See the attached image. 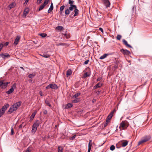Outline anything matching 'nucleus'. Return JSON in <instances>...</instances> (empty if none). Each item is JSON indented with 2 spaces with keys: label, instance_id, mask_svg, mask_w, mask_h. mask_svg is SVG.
I'll return each mask as SVG.
<instances>
[{
  "label": "nucleus",
  "instance_id": "774afa93",
  "mask_svg": "<svg viewBox=\"0 0 152 152\" xmlns=\"http://www.w3.org/2000/svg\"><path fill=\"white\" fill-rule=\"evenodd\" d=\"M91 151V149H88V151L87 152H90Z\"/></svg>",
  "mask_w": 152,
  "mask_h": 152
},
{
  "label": "nucleus",
  "instance_id": "423d86ee",
  "mask_svg": "<svg viewBox=\"0 0 152 152\" xmlns=\"http://www.w3.org/2000/svg\"><path fill=\"white\" fill-rule=\"evenodd\" d=\"M50 88L56 89L58 88V87L57 85L55 84H50L47 86L46 87V89H49Z\"/></svg>",
  "mask_w": 152,
  "mask_h": 152
},
{
  "label": "nucleus",
  "instance_id": "7c9ffc66",
  "mask_svg": "<svg viewBox=\"0 0 152 152\" xmlns=\"http://www.w3.org/2000/svg\"><path fill=\"white\" fill-rule=\"evenodd\" d=\"M89 74L88 72H86L85 73L84 75H83V78H85L88 77L89 76Z\"/></svg>",
  "mask_w": 152,
  "mask_h": 152
},
{
  "label": "nucleus",
  "instance_id": "c85d7f7f",
  "mask_svg": "<svg viewBox=\"0 0 152 152\" xmlns=\"http://www.w3.org/2000/svg\"><path fill=\"white\" fill-rule=\"evenodd\" d=\"M80 94V93H78L72 96V97L74 98H76L77 97H78L79 96Z\"/></svg>",
  "mask_w": 152,
  "mask_h": 152
},
{
  "label": "nucleus",
  "instance_id": "e2e57ef3",
  "mask_svg": "<svg viewBox=\"0 0 152 152\" xmlns=\"http://www.w3.org/2000/svg\"><path fill=\"white\" fill-rule=\"evenodd\" d=\"M39 94H40V95L41 96H42V93L41 92H39Z\"/></svg>",
  "mask_w": 152,
  "mask_h": 152
},
{
  "label": "nucleus",
  "instance_id": "37998d69",
  "mask_svg": "<svg viewBox=\"0 0 152 152\" xmlns=\"http://www.w3.org/2000/svg\"><path fill=\"white\" fill-rule=\"evenodd\" d=\"M48 1H45L44 2L43 4L42 5H44V7H45L48 3Z\"/></svg>",
  "mask_w": 152,
  "mask_h": 152
},
{
  "label": "nucleus",
  "instance_id": "2f4dec72",
  "mask_svg": "<svg viewBox=\"0 0 152 152\" xmlns=\"http://www.w3.org/2000/svg\"><path fill=\"white\" fill-rule=\"evenodd\" d=\"M57 46H66L67 45L66 43H60L57 44Z\"/></svg>",
  "mask_w": 152,
  "mask_h": 152
},
{
  "label": "nucleus",
  "instance_id": "4be33fe9",
  "mask_svg": "<svg viewBox=\"0 0 152 152\" xmlns=\"http://www.w3.org/2000/svg\"><path fill=\"white\" fill-rule=\"evenodd\" d=\"M15 5V4L14 2H12L9 5L8 7L10 9H12L14 7Z\"/></svg>",
  "mask_w": 152,
  "mask_h": 152
},
{
  "label": "nucleus",
  "instance_id": "20e7f679",
  "mask_svg": "<svg viewBox=\"0 0 152 152\" xmlns=\"http://www.w3.org/2000/svg\"><path fill=\"white\" fill-rule=\"evenodd\" d=\"M129 124L127 121H122L120 124V128L121 130L126 129L129 126Z\"/></svg>",
  "mask_w": 152,
  "mask_h": 152
},
{
  "label": "nucleus",
  "instance_id": "dca6fc26",
  "mask_svg": "<svg viewBox=\"0 0 152 152\" xmlns=\"http://www.w3.org/2000/svg\"><path fill=\"white\" fill-rule=\"evenodd\" d=\"M29 11V9L28 8H27L25 9L23 13V15L26 16L28 13Z\"/></svg>",
  "mask_w": 152,
  "mask_h": 152
},
{
  "label": "nucleus",
  "instance_id": "ea45409f",
  "mask_svg": "<svg viewBox=\"0 0 152 152\" xmlns=\"http://www.w3.org/2000/svg\"><path fill=\"white\" fill-rule=\"evenodd\" d=\"M45 7L44 5H41L39 7V11H40V10H42L44 7Z\"/></svg>",
  "mask_w": 152,
  "mask_h": 152
},
{
  "label": "nucleus",
  "instance_id": "412c9836",
  "mask_svg": "<svg viewBox=\"0 0 152 152\" xmlns=\"http://www.w3.org/2000/svg\"><path fill=\"white\" fill-rule=\"evenodd\" d=\"M80 101V99L78 98H76L75 99L72 100V102L73 103H77Z\"/></svg>",
  "mask_w": 152,
  "mask_h": 152
},
{
  "label": "nucleus",
  "instance_id": "5fc2aeb1",
  "mask_svg": "<svg viewBox=\"0 0 152 152\" xmlns=\"http://www.w3.org/2000/svg\"><path fill=\"white\" fill-rule=\"evenodd\" d=\"M102 79V77H98V78H97L96 81H100Z\"/></svg>",
  "mask_w": 152,
  "mask_h": 152
},
{
  "label": "nucleus",
  "instance_id": "cd10ccee",
  "mask_svg": "<svg viewBox=\"0 0 152 152\" xmlns=\"http://www.w3.org/2000/svg\"><path fill=\"white\" fill-rule=\"evenodd\" d=\"M56 29L58 30L61 31L64 29V27L62 26H58L56 27Z\"/></svg>",
  "mask_w": 152,
  "mask_h": 152
},
{
  "label": "nucleus",
  "instance_id": "393cba45",
  "mask_svg": "<svg viewBox=\"0 0 152 152\" xmlns=\"http://www.w3.org/2000/svg\"><path fill=\"white\" fill-rule=\"evenodd\" d=\"M37 129L34 127V126H32V129L31 131V132L32 133H33V134H34L36 132V131Z\"/></svg>",
  "mask_w": 152,
  "mask_h": 152
},
{
  "label": "nucleus",
  "instance_id": "4468645a",
  "mask_svg": "<svg viewBox=\"0 0 152 152\" xmlns=\"http://www.w3.org/2000/svg\"><path fill=\"white\" fill-rule=\"evenodd\" d=\"M10 83V82H4V80H3V84L2 85V88H5L7 87L8 84Z\"/></svg>",
  "mask_w": 152,
  "mask_h": 152
},
{
  "label": "nucleus",
  "instance_id": "49530a36",
  "mask_svg": "<svg viewBox=\"0 0 152 152\" xmlns=\"http://www.w3.org/2000/svg\"><path fill=\"white\" fill-rule=\"evenodd\" d=\"M16 83H14L13 84V85L12 86L11 88H12L13 89L15 88H16Z\"/></svg>",
  "mask_w": 152,
  "mask_h": 152
},
{
  "label": "nucleus",
  "instance_id": "680f3d73",
  "mask_svg": "<svg viewBox=\"0 0 152 152\" xmlns=\"http://www.w3.org/2000/svg\"><path fill=\"white\" fill-rule=\"evenodd\" d=\"M110 120H109V119L107 120L106 121V123H107V124L109 122V121Z\"/></svg>",
  "mask_w": 152,
  "mask_h": 152
},
{
  "label": "nucleus",
  "instance_id": "052dcab7",
  "mask_svg": "<svg viewBox=\"0 0 152 152\" xmlns=\"http://www.w3.org/2000/svg\"><path fill=\"white\" fill-rule=\"evenodd\" d=\"M22 127V124H20V125L19 126V129H20Z\"/></svg>",
  "mask_w": 152,
  "mask_h": 152
},
{
  "label": "nucleus",
  "instance_id": "39448f33",
  "mask_svg": "<svg viewBox=\"0 0 152 152\" xmlns=\"http://www.w3.org/2000/svg\"><path fill=\"white\" fill-rule=\"evenodd\" d=\"M128 141L126 140L120 141L118 143V145H121L123 147L126 146L128 144Z\"/></svg>",
  "mask_w": 152,
  "mask_h": 152
},
{
  "label": "nucleus",
  "instance_id": "0e129e2a",
  "mask_svg": "<svg viewBox=\"0 0 152 152\" xmlns=\"http://www.w3.org/2000/svg\"><path fill=\"white\" fill-rule=\"evenodd\" d=\"M107 124V123H106L105 124H104V127H105V126H106Z\"/></svg>",
  "mask_w": 152,
  "mask_h": 152
},
{
  "label": "nucleus",
  "instance_id": "a211bd4d",
  "mask_svg": "<svg viewBox=\"0 0 152 152\" xmlns=\"http://www.w3.org/2000/svg\"><path fill=\"white\" fill-rule=\"evenodd\" d=\"M36 113L37 112L36 111L34 112L33 113H32V115H31V116L30 118V121H32L33 120V119L34 118Z\"/></svg>",
  "mask_w": 152,
  "mask_h": 152
},
{
  "label": "nucleus",
  "instance_id": "c03bdc74",
  "mask_svg": "<svg viewBox=\"0 0 152 152\" xmlns=\"http://www.w3.org/2000/svg\"><path fill=\"white\" fill-rule=\"evenodd\" d=\"M31 150L30 149V147H28L26 150L25 152H31Z\"/></svg>",
  "mask_w": 152,
  "mask_h": 152
},
{
  "label": "nucleus",
  "instance_id": "9d476101",
  "mask_svg": "<svg viewBox=\"0 0 152 152\" xmlns=\"http://www.w3.org/2000/svg\"><path fill=\"white\" fill-rule=\"evenodd\" d=\"M0 56L4 59L6 58H9L10 57V55L7 53H5V54L2 53L0 54Z\"/></svg>",
  "mask_w": 152,
  "mask_h": 152
},
{
  "label": "nucleus",
  "instance_id": "4c0bfd02",
  "mask_svg": "<svg viewBox=\"0 0 152 152\" xmlns=\"http://www.w3.org/2000/svg\"><path fill=\"white\" fill-rule=\"evenodd\" d=\"M115 149V146L113 145H112L110 148V149L112 151H113Z\"/></svg>",
  "mask_w": 152,
  "mask_h": 152
},
{
  "label": "nucleus",
  "instance_id": "473e14b6",
  "mask_svg": "<svg viewBox=\"0 0 152 152\" xmlns=\"http://www.w3.org/2000/svg\"><path fill=\"white\" fill-rule=\"evenodd\" d=\"M64 36L66 37V39H68L70 37V35L69 34L65 33L64 34Z\"/></svg>",
  "mask_w": 152,
  "mask_h": 152
},
{
  "label": "nucleus",
  "instance_id": "a19ab883",
  "mask_svg": "<svg viewBox=\"0 0 152 152\" xmlns=\"http://www.w3.org/2000/svg\"><path fill=\"white\" fill-rule=\"evenodd\" d=\"M115 111V110H114L113 111L111 112L110 114L109 115L110 116H111V117H112L113 115V113Z\"/></svg>",
  "mask_w": 152,
  "mask_h": 152
},
{
  "label": "nucleus",
  "instance_id": "58836bf2",
  "mask_svg": "<svg viewBox=\"0 0 152 152\" xmlns=\"http://www.w3.org/2000/svg\"><path fill=\"white\" fill-rule=\"evenodd\" d=\"M76 134L74 135H73L72 137H70L69 139L70 140H74L75 138V137H76Z\"/></svg>",
  "mask_w": 152,
  "mask_h": 152
},
{
  "label": "nucleus",
  "instance_id": "e433bc0d",
  "mask_svg": "<svg viewBox=\"0 0 152 152\" xmlns=\"http://www.w3.org/2000/svg\"><path fill=\"white\" fill-rule=\"evenodd\" d=\"M121 37L122 36L121 35H118L116 37V39L117 40H120L121 39Z\"/></svg>",
  "mask_w": 152,
  "mask_h": 152
},
{
  "label": "nucleus",
  "instance_id": "a18cd8bd",
  "mask_svg": "<svg viewBox=\"0 0 152 152\" xmlns=\"http://www.w3.org/2000/svg\"><path fill=\"white\" fill-rule=\"evenodd\" d=\"M3 80H1L0 81V87H1V88L3 84Z\"/></svg>",
  "mask_w": 152,
  "mask_h": 152
},
{
  "label": "nucleus",
  "instance_id": "1a4fd4ad",
  "mask_svg": "<svg viewBox=\"0 0 152 152\" xmlns=\"http://www.w3.org/2000/svg\"><path fill=\"white\" fill-rule=\"evenodd\" d=\"M121 52L124 54L126 55H129L130 54V52L129 51L123 49L121 50Z\"/></svg>",
  "mask_w": 152,
  "mask_h": 152
},
{
  "label": "nucleus",
  "instance_id": "69168bd1",
  "mask_svg": "<svg viewBox=\"0 0 152 152\" xmlns=\"http://www.w3.org/2000/svg\"><path fill=\"white\" fill-rule=\"evenodd\" d=\"M91 142H92V140H90L89 143L91 144Z\"/></svg>",
  "mask_w": 152,
  "mask_h": 152
},
{
  "label": "nucleus",
  "instance_id": "c9c22d12",
  "mask_svg": "<svg viewBox=\"0 0 152 152\" xmlns=\"http://www.w3.org/2000/svg\"><path fill=\"white\" fill-rule=\"evenodd\" d=\"M35 76V75L34 74H30L28 75V77L30 78H32Z\"/></svg>",
  "mask_w": 152,
  "mask_h": 152
},
{
  "label": "nucleus",
  "instance_id": "79ce46f5",
  "mask_svg": "<svg viewBox=\"0 0 152 152\" xmlns=\"http://www.w3.org/2000/svg\"><path fill=\"white\" fill-rule=\"evenodd\" d=\"M115 111V110H114L113 111L111 112L110 114L109 115L110 116H111V117H112L113 115V113Z\"/></svg>",
  "mask_w": 152,
  "mask_h": 152
},
{
  "label": "nucleus",
  "instance_id": "0eeeda50",
  "mask_svg": "<svg viewBox=\"0 0 152 152\" xmlns=\"http://www.w3.org/2000/svg\"><path fill=\"white\" fill-rule=\"evenodd\" d=\"M9 107V105L8 104H7L3 106L1 108L0 110V113L1 114H4L7 108L8 107Z\"/></svg>",
  "mask_w": 152,
  "mask_h": 152
},
{
  "label": "nucleus",
  "instance_id": "ddd939ff",
  "mask_svg": "<svg viewBox=\"0 0 152 152\" xmlns=\"http://www.w3.org/2000/svg\"><path fill=\"white\" fill-rule=\"evenodd\" d=\"M122 42L125 45L126 47L129 48H132V47L129 44H128L127 42L125 39L122 40Z\"/></svg>",
  "mask_w": 152,
  "mask_h": 152
},
{
  "label": "nucleus",
  "instance_id": "9b49d317",
  "mask_svg": "<svg viewBox=\"0 0 152 152\" xmlns=\"http://www.w3.org/2000/svg\"><path fill=\"white\" fill-rule=\"evenodd\" d=\"M20 39V37L19 36H17L16 39L15 40L14 42V44L15 45H16L19 42V41Z\"/></svg>",
  "mask_w": 152,
  "mask_h": 152
},
{
  "label": "nucleus",
  "instance_id": "6e6552de",
  "mask_svg": "<svg viewBox=\"0 0 152 152\" xmlns=\"http://www.w3.org/2000/svg\"><path fill=\"white\" fill-rule=\"evenodd\" d=\"M103 4L106 6V8L110 7V3L108 0H105L103 2Z\"/></svg>",
  "mask_w": 152,
  "mask_h": 152
},
{
  "label": "nucleus",
  "instance_id": "a878e982",
  "mask_svg": "<svg viewBox=\"0 0 152 152\" xmlns=\"http://www.w3.org/2000/svg\"><path fill=\"white\" fill-rule=\"evenodd\" d=\"M63 148L61 146H58V152H63Z\"/></svg>",
  "mask_w": 152,
  "mask_h": 152
},
{
  "label": "nucleus",
  "instance_id": "4d7b16f0",
  "mask_svg": "<svg viewBox=\"0 0 152 152\" xmlns=\"http://www.w3.org/2000/svg\"><path fill=\"white\" fill-rule=\"evenodd\" d=\"M42 0H37V4H39L40 3H41Z\"/></svg>",
  "mask_w": 152,
  "mask_h": 152
},
{
  "label": "nucleus",
  "instance_id": "f704fd0d",
  "mask_svg": "<svg viewBox=\"0 0 152 152\" xmlns=\"http://www.w3.org/2000/svg\"><path fill=\"white\" fill-rule=\"evenodd\" d=\"M67 106L68 108H70L72 107L73 105L71 103H69L67 104Z\"/></svg>",
  "mask_w": 152,
  "mask_h": 152
},
{
  "label": "nucleus",
  "instance_id": "f3484780",
  "mask_svg": "<svg viewBox=\"0 0 152 152\" xmlns=\"http://www.w3.org/2000/svg\"><path fill=\"white\" fill-rule=\"evenodd\" d=\"M53 6L52 3L51 4L50 7L48 10V13H50L53 10Z\"/></svg>",
  "mask_w": 152,
  "mask_h": 152
},
{
  "label": "nucleus",
  "instance_id": "3c124183",
  "mask_svg": "<svg viewBox=\"0 0 152 152\" xmlns=\"http://www.w3.org/2000/svg\"><path fill=\"white\" fill-rule=\"evenodd\" d=\"M9 44V42H6L4 44H3V46H7Z\"/></svg>",
  "mask_w": 152,
  "mask_h": 152
},
{
  "label": "nucleus",
  "instance_id": "09e8293b",
  "mask_svg": "<svg viewBox=\"0 0 152 152\" xmlns=\"http://www.w3.org/2000/svg\"><path fill=\"white\" fill-rule=\"evenodd\" d=\"M92 146V144H91L88 143V149H91Z\"/></svg>",
  "mask_w": 152,
  "mask_h": 152
},
{
  "label": "nucleus",
  "instance_id": "b1692460",
  "mask_svg": "<svg viewBox=\"0 0 152 152\" xmlns=\"http://www.w3.org/2000/svg\"><path fill=\"white\" fill-rule=\"evenodd\" d=\"M108 55V54H103L102 56H100L99 58L100 59H103L105 58Z\"/></svg>",
  "mask_w": 152,
  "mask_h": 152
},
{
  "label": "nucleus",
  "instance_id": "72a5a7b5",
  "mask_svg": "<svg viewBox=\"0 0 152 152\" xmlns=\"http://www.w3.org/2000/svg\"><path fill=\"white\" fill-rule=\"evenodd\" d=\"M39 35L42 37H45L47 36V34L45 33H41L39 34Z\"/></svg>",
  "mask_w": 152,
  "mask_h": 152
},
{
  "label": "nucleus",
  "instance_id": "338daca9",
  "mask_svg": "<svg viewBox=\"0 0 152 152\" xmlns=\"http://www.w3.org/2000/svg\"><path fill=\"white\" fill-rule=\"evenodd\" d=\"M118 144H117L116 145V147H117V148H120V147H118Z\"/></svg>",
  "mask_w": 152,
  "mask_h": 152
},
{
  "label": "nucleus",
  "instance_id": "f03ea898",
  "mask_svg": "<svg viewBox=\"0 0 152 152\" xmlns=\"http://www.w3.org/2000/svg\"><path fill=\"white\" fill-rule=\"evenodd\" d=\"M21 102H18L14 104L9 109L8 111V113L11 114L13 112L16 110L21 105Z\"/></svg>",
  "mask_w": 152,
  "mask_h": 152
},
{
  "label": "nucleus",
  "instance_id": "13d9d810",
  "mask_svg": "<svg viewBox=\"0 0 152 152\" xmlns=\"http://www.w3.org/2000/svg\"><path fill=\"white\" fill-rule=\"evenodd\" d=\"M29 0H25V2L24 3V4H27L28 2V1Z\"/></svg>",
  "mask_w": 152,
  "mask_h": 152
},
{
  "label": "nucleus",
  "instance_id": "f257e3e1",
  "mask_svg": "<svg viewBox=\"0 0 152 152\" xmlns=\"http://www.w3.org/2000/svg\"><path fill=\"white\" fill-rule=\"evenodd\" d=\"M75 2L74 1L69 0L67 5H69V7L65 10V14L67 15L70 14L69 17L72 18L78 16L79 12L77 6L74 4Z\"/></svg>",
  "mask_w": 152,
  "mask_h": 152
},
{
  "label": "nucleus",
  "instance_id": "6e6d98bb",
  "mask_svg": "<svg viewBox=\"0 0 152 152\" xmlns=\"http://www.w3.org/2000/svg\"><path fill=\"white\" fill-rule=\"evenodd\" d=\"M99 30L100 31L102 32V33H103V29L101 28H99Z\"/></svg>",
  "mask_w": 152,
  "mask_h": 152
},
{
  "label": "nucleus",
  "instance_id": "bb28decb",
  "mask_svg": "<svg viewBox=\"0 0 152 152\" xmlns=\"http://www.w3.org/2000/svg\"><path fill=\"white\" fill-rule=\"evenodd\" d=\"M45 102L47 105L49 106L50 107H51V105L50 104V102L47 99H46L45 100Z\"/></svg>",
  "mask_w": 152,
  "mask_h": 152
},
{
  "label": "nucleus",
  "instance_id": "bf43d9fd",
  "mask_svg": "<svg viewBox=\"0 0 152 152\" xmlns=\"http://www.w3.org/2000/svg\"><path fill=\"white\" fill-rule=\"evenodd\" d=\"M43 113L44 114H47V110H45V111H44V112H43Z\"/></svg>",
  "mask_w": 152,
  "mask_h": 152
},
{
  "label": "nucleus",
  "instance_id": "7ed1b4c3",
  "mask_svg": "<svg viewBox=\"0 0 152 152\" xmlns=\"http://www.w3.org/2000/svg\"><path fill=\"white\" fill-rule=\"evenodd\" d=\"M151 138V137L150 135L145 136L142 137L141 140L139 142L138 145H140L142 143L145 142L150 140Z\"/></svg>",
  "mask_w": 152,
  "mask_h": 152
},
{
  "label": "nucleus",
  "instance_id": "f8f14e48",
  "mask_svg": "<svg viewBox=\"0 0 152 152\" xmlns=\"http://www.w3.org/2000/svg\"><path fill=\"white\" fill-rule=\"evenodd\" d=\"M102 86V83L99 82L97 83L96 85L94 87V89H96V88H100Z\"/></svg>",
  "mask_w": 152,
  "mask_h": 152
},
{
  "label": "nucleus",
  "instance_id": "6ab92c4d",
  "mask_svg": "<svg viewBox=\"0 0 152 152\" xmlns=\"http://www.w3.org/2000/svg\"><path fill=\"white\" fill-rule=\"evenodd\" d=\"M14 89L12 88H11L8 91L6 92V93L8 94H10L13 92Z\"/></svg>",
  "mask_w": 152,
  "mask_h": 152
},
{
  "label": "nucleus",
  "instance_id": "de8ad7c7",
  "mask_svg": "<svg viewBox=\"0 0 152 152\" xmlns=\"http://www.w3.org/2000/svg\"><path fill=\"white\" fill-rule=\"evenodd\" d=\"M11 135H13L14 134V130H13V128H12V127L11 128Z\"/></svg>",
  "mask_w": 152,
  "mask_h": 152
},
{
  "label": "nucleus",
  "instance_id": "aec40b11",
  "mask_svg": "<svg viewBox=\"0 0 152 152\" xmlns=\"http://www.w3.org/2000/svg\"><path fill=\"white\" fill-rule=\"evenodd\" d=\"M72 73V72L71 69H68L66 72V76L68 77L69 76L71 75Z\"/></svg>",
  "mask_w": 152,
  "mask_h": 152
},
{
  "label": "nucleus",
  "instance_id": "2eb2a0df",
  "mask_svg": "<svg viewBox=\"0 0 152 152\" xmlns=\"http://www.w3.org/2000/svg\"><path fill=\"white\" fill-rule=\"evenodd\" d=\"M39 123L38 120H37L34 123L32 126L36 128L37 129V127L39 126Z\"/></svg>",
  "mask_w": 152,
  "mask_h": 152
},
{
  "label": "nucleus",
  "instance_id": "603ef678",
  "mask_svg": "<svg viewBox=\"0 0 152 152\" xmlns=\"http://www.w3.org/2000/svg\"><path fill=\"white\" fill-rule=\"evenodd\" d=\"M89 61V60H88L84 62V64H88Z\"/></svg>",
  "mask_w": 152,
  "mask_h": 152
},
{
  "label": "nucleus",
  "instance_id": "c756f323",
  "mask_svg": "<svg viewBox=\"0 0 152 152\" xmlns=\"http://www.w3.org/2000/svg\"><path fill=\"white\" fill-rule=\"evenodd\" d=\"M41 56L45 58H49L50 56V55L47 54H43V55H41Z\"/></svg>",
  "mask_w": 152,
  "mask_h": 152
},
{
  "label": "nucleus",
  "instance_id": "5701e85b",
  "mask_svg": "<svg viewBox=\"0 0 152 152\" xmlns=\"http://www.w3.org/2000/svg\"><path fill=\"white\" fill-rule=\"evenodd\" d=\"M64 5H62L60 7V14L61 15L64 9L65 8Z\"/></svg>",
  "mask_w": 152,
  "mask_h": 152
},
{
  "label": "nucleus",
  "instance_id": "8fccbe9b",
  "mask_svg": "<svg viewBox=\"0 0 152 152\" xmlns=\"http://www.w3.org/2000/svg\"><path fill=\"white\" fill-rule=\"evenodd\" d=\"M3 47V45L2 44H0V52L1 51Z\"/></svg>",
  "mask_w": 152,
  "mask_h": 152
},
{
  "label": "nucleus",
  "instance_id": "864d4df0",
  "mask_svg": "<svg viewBox=\"0 0 152 152\" xmlns=\"http://www.w3.org/2000/svg\"><path fill=\"white\" fill-rule=\"evenodd\" d=\"M112 118V117L108 115L107 117V119H109V120H110Z\"/></svg>",
  "mask_w": 152,
  "mask_h": 152
}]
</instances>
